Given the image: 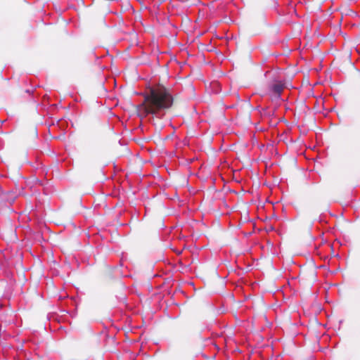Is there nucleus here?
Wrapping results in <instances>:
<instances>
[{"label":"nucleus","mask_w":360,"mask_h":360,"mask_svg":"<svg viewBox=\"0 0 360 360\" xmlns=\"http://www.w3.org/2000/svg\"><path fill=\"white\" fill-rule=\"evenodd\" d=\"M173 103V96L168 89L162 85L153 86L144 94V101L139 105L138 113L141 117L150 115L160 120Z\"/></svg>","instance_id":"1"},{"label":"nucleus","mask_w":360,"mask_h":360,"mask_svg":"<svg viewBox=\"0 0 360 360\" xmlns=\"http://www.w3.org/2000/svg\"><path fill=\"white\" fill-rule=\"evenodd\" d=\"M284 84L281 81H277L270 86V90L275 94V96L279 98L283 90Z\"/></svg>","instance_id":"2"}]
</instances>
